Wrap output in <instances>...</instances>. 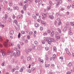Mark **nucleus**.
I'll return each mask as SVG.
<instances>
[{
  "mask_svg": "<svg viewBox=\"0 0 74 74\" xmlns=\"http://www.w3.org/2000/svg\"><path fill=\"white\" fill-rule=\"evenodd\" d=\"M8 41H9V40H7L5 42H4L3 44V45H4V46H5V47H7L8 46V45L7 44H8L7 42H8Z\"/></svg>",
  "mask_w": 74,
  "mask_h": 74,
  "instance_id": "f257e3e1",
  "label": "nucleus"
},
{
  "mask_svg": "<svg viewBox=\"0 0 74 74\" xmlns=\"http://www.w3.org/2000/svg\"><path fill=\"white\" fill-rule=\"evenodd\" d=\"M42 16L43 17L42 18L43 19L45 20V17H47V14H45L44 13H42Z\"/></svg>",
  "mask_w": 74,
  "mask_h": 74,
  "instance_id": "f03ea898",
  "label": "nucleus"
},
{
  "mask_svg": "<svg viewBox=\"0 0 74 74\" xmlns=\"http://www.w3.org/2000/svg\"><path fill=\"white\" fill-rule=\"evenodd\" d=\"M28 7V4H26L25 5L23 6V9L25 10V11H26V8H27Z\"/></svg>",
  "mask_w": 74,
  "mask_h": 74,
  "instance_id": "7ed1b4c3",
  "label": "nucleus"
},
{
  "mask_svg": "<svg viewBox=\"0 0 74 74\" xmlns=\"http://www.w3.org/2000/svg\"><path fill=\"white\" fill-rule=\"evenodd\" d=\"M65 50L66 51V53H67L68 55H71V53H70V51H69V49H65Z\"/></svg>",
  "mask_w": 74,
  "mask_h": 74,
  "instance_id": "20e7f679",
  "label": "nucleus"
},
{
  "mask_svg": "<svg viewBox=\"0 0 74 74\" xmlns=\"http://www.w3.org/2000/svg\"><path fill=\"white\" fill-rule=\"evenodd\" d=\"M55 37L56 38L57 40H60V36H58L57 35L55 36Z\"/></svg>",
  "mask_w": 74,
  "mask_h": 74,
  "instance_id": "39448f33",
  "label": "nucleus"
},
{
  "mask_svg": "<svg viewBox=\"0 0 74 74\" xmlns=\"http://www.w3.org/2000/svg\"><path fill=\"white\" fill-rule=\"evenodd\" d=\"M13 51V49H11L10 50H8V51L7 54L8 55H10V53H11Z\"/></svg>",
  "mask_w": 74,
  "mask_h": 74,
  "instance_id": "423d86ee",
  "label": "nucleus"
},
{
  "mask_svg": "<svg viewBox=\"0 0 74 74\" xmlns=\"http://www.w3.org/2000/svg\"><path fill=\"white\" fill-rule=\"evenodd\" d=\"M44 41L47 42H48L49 41V38H47L44 39Z\"/></svg>",
  "mask_w": 74,
  "mask_h": 74,
  "instance_id": "0eeeda50",
  "label": "nucleus"
},
{
  "mask_svg": "<svg viewBox=\"0 0 74 74\" xmlns=\"http://www.w3.org/2000/svg\"><path fill=\"white\" fill-rule=\"evenodd\" d=\"M56 30L58 31V32L59 33H62V31L60 30V28H57V29H56Z\"/></svg>",
  "mask_w": 74,
  "mask_h": 74,
  "instance_id": "6e6552de",
  "label": "nucleus"
},
{
  "mask_svg": "<svg viewBox=\"0 0 74 74\" xmlns=\"http://www.w3.org/2000/svg\"><path fill=\"white\" fill-rule=\"evenodd\" d=\"M16 55H17L18 56H20V51H19V50L17 51Z\"/></svg>",
  "mask_w": 74,
  "mask_h": 74,
  "instance_id": "1a4fd4ad",
  "label": "nucleus"
},
{
  "mask_svg": "<svg viewBox=\"0 0 74 74\" xmlns=\"http://www.w3.org/2000/svg\"><path fill=\"white\" fill-rule=\"evenodd\" d=\"M51 6H49L47 7V11H49L50 10H51Z\"/></svg>",
  "mask_w": 74,
  "mask_h": 74,
  "instance_id": "9d476101",
  "label": "nucleus"
},
{
  "mask_svg": "<svg viewBox=\"0 0 74 74\" xmlns=\"http://www.w3.org/2000/svg\"><path fill=\"white\" fill-rule=\"evenodd\" d=\"M14 31L12 30H11L10 32V34L11 35H13V34H14Z\"/></svg>",
  "mask_w": 74,
  "mask_h": 74,
  "instance_id": "9b49d317",
  "label": "nucleus"
},
{
  "mask_svg": "<svg viewBox=\"0 0 74 74\" xmlns=\"http://www.w3.org/2000/svg\"><path fill=\"white\" fill-rule=\"evenodd\" d=\"M58 3H57V6H58V5L60 4H62V1L61 0H60L58 1Z\"/></svg>",
  "mask_w": 74,
  "mask_h": 74,
  "instance_id": "f8f14e48",
  "label": "nucleus"
},
{
  "mask_svg": "<svg viewBox=\"0 0 74 74\" xmlns=\"http://www.w3.org/2000/svg\"><path fill=\"white\" fill-rule=\"evenodd\" d=\"M8 45L9 46H12H12L14 45V43H9L8 44Z\"/></svg>",
  "mask_w": 74,
  "mask_h": 74,
  "instance_id": "ddd939ff",
  "label": "nucleus"
},
{
  "mask_svg": "<svg viewBox=\"0 0 74 74\" xmlns=\"http://www.w3.org/2000/svg\"><path fill=\"white\" fill-rule=\"evenodd\" d=\"M41 22L42 23V24H43L44 26H46V25H47V23H46L44 21H41Z\"/></svg>",
  "mask_w": 74,
  "mask_h": 74,
  "instance_id": "4468645a",
  "label": "nucleus"
},
{
  "mask_svg": "<svg viewBox=\"0 0 74 74\" xmlns=\"http://www.w3.org/2000/svg\"><path fill=\"white\" fill-rule=\"evenodd\" d=\"M55 34H54V31H52L51 32V36H52V37H53V36H54Z\"/></svg>",
  "mask_w": 74,
  "mask_h": 74,
  "instance_id": "2eb2a0df",
  "label": "nucleus"
},
{
  "mask_svg": "<svg viewBox=\"0 0 74 74\" xmlns=\"http://www.w3.org/2000/svg\"><path fill=\"white\" fill-rule=\"evenodd\" d=\"M32 16L34 19H37V17L34 14H32Z\"/></svg>",
  "mask_w": 74,
  "mask_h": 74,
  "instance_id": "dca6fc26",
  "label": "nucleus"
},
{
  "mask_svg": "<svg viewBox=\"0 0 74 74\" xmlns=\"http://www.w3.org/2000/svg\"><path fill=\"white\" fill-rule=\"evenodd\" d=\"M49 17L51 19H53L54 18V17L53 16V15L49 16Z\"/></svg>",
  "mask_w": 74,
  "mask_h": 74,
  "instance_id": "f3484780",
  "label": "nucleus"
},
{
  "mask_svg": "<svg viewBox=\"0 0 74 74\" xmlns=\"http://www.w3.org/2000/svg\"><path fill=\"white\" fill-rule=\"evenodd\" d=\"M2 55L3 56H5V55H6V53H5V52H3L2 53Z\"/></svg>",
  "mask_w": 74,
  "mask_h": 74,
  "instance_id": "a211bd4d",
  "label": "nucleus"
},
{
  "mask_svg": "<svg viewBox=\"0 0 74 74\" xmlns=\"http://www.w3.org/2000/svg\"><path fill=\"white\" fill-rule=\"evenodd\" d=\"M14 10H19V8L17 6L14 7Z\"/></svg>",
  "mask_w": 74,
  "mask_h": 74,
  "instance_id": "6ab92c4d",
  "label": "nucleus"
},
{
  "mask_svg": "<svg viewBox=\"0 0 74 74\" xmlns=\"http://www.w3.org/2000/svg\"><path fill=\"white\" fill-rule=\"evenodd\" d=\"M53 51H55V52H56L57 51V49L56 48V47H54L53 48Z\"/></svg>",
  "mask_w": 74,
  "mask_h": 74,
  "instance_id": "aec40b11",
  "label": "nucleus"
},
{
  "mask_svg": "<svg viewBox=\"0 0 74 74\" xmlns=\"http://www.w3.org/2000/svg\"><path fill=\"white\" fill-rule=\"evenodd\" d=\"M41 4H42V1H41V0H39L38 2V4L39 5H41Z\"/></svg>",
  "mask_w": 74,
  "mask_h": 74,
  "instance_id": "412c9836",
  "label": "nucleus"
},
{
  "mask_svg": "<svg viewBox=\"0 0 74 74\" xmlns=\"http://www.w3.org/2000/svg\"><path fill=\"white\" fill-rule=\"evenodd\" d=\"M27 60L28 61H29L30 60H32V59H31V58L30 57H29L27 58Z\"/></svg>",
  "mask_w": 74,
  "mask_h": 74,
  "instance_id": "4be33fe9",
  "label": "nucleus"
},
{
  "mask_svg": "<svg viewBox=\"0 0 74 74\" xmlns=\"http://www.w3.org/2000/svg\"><path fill=\"white\" fill-rule=\"evenodd\" d=\"M72 65V63L71 62H70L68 64V66H71Z\"/></svg>",
  "mask_w": 74,
  "mask_h": 74,
  "instance_id": "5701e85b",
  "label": "nucleus"
},
{
  "mask_svg": "<svg viewBox=\"0 0 74 74\" xmlns=\"http://www.w3.org/2000/svg\"><path fill=\"white\" fill-rule=\"evenodd\" d=\"M35 27H38L39 26V25L38 24L36 23L35 24Z\"/></svg>",
  "mask_w": 74,
  "mask_h": 74,
  "instance_id": "b1692460",
  "label": "nucleus"
},
{
  "mask_svg": "<svg viewBox=\"0 0 74 74\" xmlns=\"http://www.w3.org/2000/svg\"><path fill=\"white\" fill-rule=\"evenodd\" d=\"M13 22H14L16 25H17V24H18V22L16 20H15L14 21H13Z\"/></svg>",
  "mask_w": 74,
  "mask_h": 74,
  "instance_id": "393cba45",
  "label": "nucleus"
},
{
  "mask_svg": "<svg viewBox=\"0 0 74 74\" xmlns=\"http://www.w3.org/2000/svg\"><path fill=\"white\" fill-rule=\"evenodd\" d=\"M12 62V63H14L15 62V60L14 59H12L11 60Z\"/></svg>",
  "mask_w": 74,
  "mask_h": 74,
  "instance_id": "a878e982",
  "label": "nucleus"
},
{
  "mask_svg": "<svg viewBox=\"0 0 74 74\" xmlns=\"http://www.w3.org/2000/svg\"><path fill=\"white\" fill-rule=\"evenodd\" d=\"M47 32L48 33H51V30L50 29H48L47 30Z\"/></svg>",
  "mask_w": 74,
  "mask_h": 74,
  "instance_id": "bb28decb",
  "label": "nucleus"
},
{
  "mask_svg": "<svg viewBox=\"0 0 74 74\" xmlns=\"http://www.w3.org/2000/svg\"><path fill=\"white\" fill-rule=\"evenodd\" d=\"M28 52H30L31 51H32V48H29L28 49Z\"/></svg>",
  "mask_w": 74,
  "mask_h": 74,
  "instance_id": "cd10ccee",
  "label": "nucleus"
},
{
  "mask_svg": "<svg viewBox=\"0 0 74 74\" xmlns=\"http://www.w3.org/2000/svg\"><path fill=\"white\" fill-rule=\"evenodd\" d=\"M53 59H55L56 58V56L55 54H54L53 56Z\"/></svg>",
  "mask_w": 74,
  "mask_h": 74,
  "instance_id": "c85d7f7f",
  "label": "nucleus"
},
{
  "mask_svg": "<svg viewBox=\"0 0 74 74\" xmlns=\"http://www.w3.org/2000/svg\"><path fill=\"white\" fill-rule=\"evenodd\" d=\"M7 18H8V15H7V14H5V19H7Z\"/></svg>",
  "mask_w": 74,
  "mask_h": 74,
  "instance_id": "c756f323",
  "label": "nucleus"
},
{
  "mask_svg": "<svg viewBox=\"0 0 74 74\" xmlns=\"http://www.w3.org/2000/svg\"><path fill=\"white\" fill-rule=\"evenodd\" d=\"M29 34L30 36H32V35L33 34V32H30L29 33Z\"/></svg>",
  "mask_w": 74,
  "mask_h": 74,
  "instance_id": "7c9ffc66",
  "label": "nucleus"
},
{
  "mask_svg": "<svg viewBox=\"0 0 74 74\" xmlns=\"http://www.w3.org/2000/svg\"><path fill=\"white\" fill-rule=\"evenodd\" d=\"M70 23L72 26H74V23L73 22H71Z\"/></svg>",
  "mask_w": 74,
  "mask_h": 74,
  "instance_id": "2f4dec72",
  "label": "nucleus"
},
{
  "mask_svg": "<svg viewBox=\"0 0 74 74\" xmlns=\"http://www.w3.org/2000/svg\"><path fill=\"white\" fill-rule=\"evenodd\" d=\"M50 40L51 41H52L53 42H55V40H54L53 38L51 39Z\"/></svg>",
  "mask_w": 74,
  "mask_h": 74,
  "instance_id": "473e14b6",
  "label": "nucleus"
},
{
  "mask_svg": "<svg viewBox=\"0 0 74 74\" xmlns=\"http://www.w3.org/2000/svg\"><path fill=\"white\" fill-rule=\"evenodd\" d=\"M18 38H20L21 37V33H19L18 35Z\"/></svg>",
  "mask_w": 74,
  "mask_h": 74,
  "instance_id": "72a5a7b5",
  "label": "nucleus"
},
{
  "mask_svg": "<svg viewBox=\"0 0 74 74\" xmlns=\"http://www.w3.org/2000/svg\"><path fill=\"white\" fill-rule=\"evenodd\" d=\"M13 55L15 57H16V53L14 52L13 53Z\"/></svg>",
  "mask_w": 74,
  "mask_h": 74,
  "instance_id": "f704fd0d",
  "label": "nucleus"
},
{
  "mask_svg": "<svg viewBox=\"0 0 74 74\" xmlns=\"http://www.w3.org/2000/svg\"><path fill=\"white\" fill-rule=\"evenodd\" d=\"M45 49L46 51H48L49 49V47H46L45 48Z\"/></svg>",
  "mask_w": 74,
  "mask_h": 74,
  "instance_id": "c9c22d12",
  "label": "nucleus"
},
{
  "mask_svg": "<svg viewBox=\"0 0 74 74\" xmlns=\"http://www.w3.org/2000/svg\"><path fill=\"white\" fill-rule=\"evenodd\" d=\"M15 68L13 69L12 70V72H14L15 71Z\"/></svg>",
  "mask_w": 74,
  "mask_h": 74,
  "instance_id": "e433bc0d",
  "label": "nucleus"
},
{
  "mask_svg": "<svg viewBox=\"0 0 74 74\" xmlns=\"http://www.w3.org/2000/svg\"><path fill=\"white\" fill-rule=\"evenodd\" d=\"M40 30L42 31L43 30V27H40Z\"/></svg>",
  "mask_w": 74,
  "mask_h": 74,
  "instance_id": "4c0bfd02",
  "label": "nucleus"
},
{
  "mask_svg": "<svg viewBox=\"0 0 74 74\" xmlns=\"http://www.w3.org/2000/svg\"><path fill=\"white\" fill-rule=\"evenodd\" d=\"M28 24L29 25H30V23H31V21H27Z\"/></svg>",
  "mask_w": 74,
  "mask_h": 74,
  "instance_id": "58836bf2",
  "label": "nucleus"
},
{
  "mask_svg": "<svg viewBox=\"0 0 74 74\" xmlns=\"http://www.w3.org/2000/svg\"><path fill=\"white\" fill-rule=\"evenodd\" d=\"M45 66L46 67H49V64H46Z\"/></svg>",
  "mask_w": 74,
  "mask_h": 74,
  "instance_id": "ea45409f",
  "label": "nucleus"
},
{
  "mask_svg": "<svg viewBox=\"0 0 74 74\" xmlns=\"http://www.w3.org/2000/svg\"><path fill=\"white\" fill-rule=\"evenodd\" d=\"M3 41V38L1 36H0V41Z\"/></svg>",
  "mask_w": 74,
  "mask_h": 74,
  "instance_id": "a19ab883",
  "label": "nucleus"
},
{
  "mask_svg": "<svg viewBox=\"0 0 74 74\" xmlns=\"http://www.w3.org/2000/svg\"><path fill=\"white\" fill-rule=\"evenodd\" d=\"M40 14L38 13H36V14L35 15L36 16H38Z\"/></svg>",
  "mask_w": 74,
  "mask_h": 74,
  "instance_id": "79ce46f5",
  "label": "nucleus"
},
{
  "mask_svg": "<svg viewBox=\"0 0 74 74\" xmlns=\"http://www.w3.org/2000/svg\"><path fill=\"white\" fill-rule=\"evenodd\" d=\"M3 51H4V50L3 49H1L0 50V52H3Z\"/></svg>",
  "mask_w": 74,
  "mask_h": 74,
  "instance_id": "37998d69",
  "label": "nucleus"
},
{
  "mask_svg": "<svg viewBox=\"0 0 74 74\" xmlns=\"http://www.w3.org/2000/svg\"><path fill=\"white\" fill-rule=\"evenodd\" d=\"M9 5L10 6H12V2L11 3H10Z\"/></svg>",
  "mask_w": 74,
  "mask_h": 74,
  "instance_id": "c03bdc74",
  "label": "nucleus"
},
{
  "mask_svg": "<svg viewBox=\"0 0 74 74\" xmlns=\"http://www.w3.org/2000/svg\"><path fill=\"white\" fill-rule=\"evenodd\" d=\"M40 62L41 63H44V60H40Z\"/></svg>",
  "mask_w": 74,
  "mask_h": 74,
  "instance_id": "a18cd8bd",
  "label": "nucleus"
},
{
  "mask_svg": "<svg viewBox=\"0 0 74 74\" xmlns=\"http://www.w3.org/2000/svg\"><path fill=\"white\" fill-rule=\"evenodd\" d=\"M47 33H46V32L44 33V34H43V35L44 36H47Z\"/></svg>",
  "mask_w": 74,
  "mask_h": 74,
  "instance_id": "49530a36",
  "label": "nucleus"
},
{
  "mask_svg": "<svg viewBox=\"0 0 74 74\" xmlns=\"http://www.w3.org/2000/svg\"><path fill=\"white\" fill-rule=\"evenodd\" d=\"M21 33L23 34H25V31H22L21 32Z\"/></svg>",
  "mask_w": 74,
  "mask_h": 74,
  "instance_id": "de8ad7c7",
  "label": "nucleus"
},
{
  "mask_svg": "<svg viewBox=\"0 0 74 74\" xmlns=\"http://www.w3.org/2000/svg\"><path fill=\"white\" fill-rule=\"evenodd\" d=\"M66 30H67V29L66 28H64L63 30L64 32H66Z\"/></svg>",
  "mask_w": 74,
  "mask_h": 74,
  "instance_id": "09e8293b",
  "label": "nucleus"
},
{
  "mask_svg": "<svg viewBox=\"0 0 74 74\" xmlns=\"http://www.w3.org/2000/svg\"><path fill=\"white\" fill-rule=\"evenodd\" d=\"M21 69H22L23 70H25V69H26V67L25 66H23Z\"/></svg>",
  "mask_w": 74,
  "mask_h": 74,
  "instance_id": "8fccbe9b",
  "label": "nucleus"
},
{
  "mask_svg": "<svg viewBox=\"0 0 74 74\" xmlns=\"http://www.w3.org/2000/svg\"><path fill=\"white\" fill-rule=\"evenodd\" d=\"M51 67H55V65L54 64H51Z\"/></svg>",
  "mask_w": 74,
  "mask_h": 74,
  "instance_id": "3c124183",
  "label": "nucleus"
},
{
  "mask_svg": "<svg viewBox=\"0 0 74 74\" xmlns=\"http://www.w3.org/2000/svg\"><path fill=\"white\" fill-rule=\"evenodd\" d=\"M49 3L50 5H51V4H52V1H49Z\"/></svg>",
  "mask_w": 74,
  "mask_h": 74,
  "instance_id": "603ef678",
  "label": "nucleus"
},
{
  "mask_svg": "<svg viewBox=\"0 0 74 74\" xmlns=\"http://www.w3.org/2000/svg\"><path fill=\"white\" fill-rule=\"evenodd\" d=\"M18 47V48L19 49H21V47L20 46V45H17Z\"/></svg>",
  "mask_w": 74,
  "mask_h": 74,
  "instance_id": "864d4df0",
  "label": "nucleus"
},
{
  "mask_svg": "<svg viewBox=\"0 0 74 74\" xmlns=\"http://www.w3.org/2000/svg\"><path fill=\"white\" fill-rule=\"evenodd\" d=\"M28 2V1L27 0H25L24 2V3L26 4V3H27Z\"/></svg>",
  "mask_w": 74,
  "mask_h": 74,
  "instance_id": "5fc2aeb1",
  "label": "nucleus"
},
{
  "mask_svg": "<svg viewBox=\"0 0 74 74\" xmlns=\"http://www.w3.org/2000/svg\"><path fill=\"white\" fill-rule=\"evenodd\" d=\"M20 18H21V16H20V15H18L17 16V18H18V19H20Z\"/></svg>",
  "mask_w": 74,
  "mask_h": 74,
  "instance_id": "6e6d98bb",
  "label": "nucleus"
},
{
  "mask_svg": "<svg viewBox=\"0 0 74 74\" xmlns=\"http://www.w3.org/2000/svg\"><path fill=\"white\" fill-rule=\"evenodd\" d=\"M25 42H26V43H27V42H28V40H25Z\"/></svg>",
  "mask_w": 74,
  "mask_h": 74,
  "instance_id": "4d7b16f0",
  "label": "nucleus"
},
{
  "mask_svg": "<svg viewBox=\"0 0 74 74\" xmlns=\"http://www.w3.org/2000/svg\"><path fill=\"white\" fill-rule=\"evenodd\" d=\"M66 74H71V72H69H69H67L66 73Z\"/></svg>",
  "mask_w": 74,
  "mask_h": 74,
  "instance_id": "13d9d810",
  "label": "nucleus"
},
{
  "mask_svg": "<svg viewBox=\"0 0 74 74\" xmlns=\"http://www.w3.org/2000/svg\"><path fill=\"white\" fill-rule=\"evenodd\" d=\"M70 7H71V5H70V6H68L67 7V8H70Z\"/></svg>",
  "mask_w": 74,
  "mask_h": 74,
  "instance_id": "bf43d9fd",
  "label": "nucleus"
},
{
  "mask_svg": "<svg viewBox=\"0 0 74 74\" xmlns=\"http://www.w3.org/2000/svg\"><path fill=\"white\" fill-rule=\"evenodd\" d=\"M60 59H63V57L61 56L60 58Z\"/></svg>",
  "mask_w": 74,
  "mask_h": 74,
  "instance_id": "052dcab7",
  "label": "nucleus"
},
{
  "mask_svg": "<svg viewBox=\"0 0 74 74\" xmlns=\"http://www.w3.org/2000/svg\"><path fill=\"white\" fill-rule=\"evenodd\" d=\"M61 11H64V9L63 8H62L61 9Z\"/></svg>",
  "mask_w": 74,
  "mask_h": 74,
  "instance_id": "680f3d73",
  "label": "nucleus"
},
{
  "mask_svg": "<svg viewBox=\"0 0 74 74\" xmlns=\"http://www.w3.org/2000/svg\"><path fill=\"white\" fill-rule=\"evenodd\" d=\"M20 5L21 6H23V4H22L21 2H20Z\"/></svg>",
  "mask_w": 74,
  "mask_h": 74,
  "instance_id": "e2e57ef3",
  "label": "nucleus"
},
{
  "mask_svg": "<svg viewBox=\"0 0 74 74\" xmlns=\"http://www.w3.org/2000/svg\"><path fill=\"white\" fill-rule=\"evenodd\" d=\"M31 70H32V71H34V68H32L31 69Z\"/></svg>",
  "mask_w": 74,
  "mask_h": 74,
  "instance_id": "0e129e2a",
  "label": "nucleus"
},
{
  "mask_svg": "<svg viewBox=\"0 0 74 74\" xmlns=\"http://www.w3.org/2000/svg\"><path fill=\"white\" fill-rule=\"evenodd\" d=\"M1 27H4V25L2 24L1 25Z\"/></svg>",
  "mask_w": 74,
  "mask_h": 74,
  "instance_id": "69168bd1",
  "label": "nucleus"
},
{
  "mask_svg": "<svg viewBox=\"0 0 74 74\" xmlns=\"http://www.w3.org/2000/svg\"><path fill=\"white\" fill-rule=\"evenodd\" d=\"M28 73H31V70L30 69H29L28 70Z\"/></svg>",
  "mask_w": 74,
  "mask_h": 74,
  "instance_id": "338daca9",
  "label": "nucleus"
},
{
  "mask_svg": "<svg viewBox=\"0 0 74 74\" xmlns=\"http://www.w3.org/2000/svg\"><path fill=\"white\" fill-rule=\"evenodd\" d=\"M48 74H53V72H49Z\"/></svg>",
  "mask_w": 74,
  "mask_h": 74,
  "instance_id": "774afa93",
  "label": "nucleus"
}]
</instances>
